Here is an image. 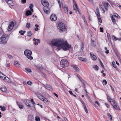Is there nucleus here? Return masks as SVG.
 <instances>
[{"mask_svg": "<svg viewBox=\"0 0 121 121\" xmlns=\"http://www.w3.org/2000/svg\"><path fill=\"white\" fill-rule=\"evenodd\" d=\"M51 43L53 45L63 49L64 51L68 50L71 48V45L67 41L62 39H53Z\"/></svg>", "mask_w": 121, "mask_h": 121, "instance_id": "f257e3e1", "label": "nucleus"}, {"mask_svg": "<svg viewBox=\"0 0 121 121\" xmlns=\"http://www.w3.org/2000/svg\"><path fill=\"white\" fill-rule=\"evenodd\" d=\"M10 35L3 34L2 37L0 38V43L6 44L7 43L8 39Z\"/></svg>", "mask_w": 121, "mask_h": 121, "instance_id": "f03ea898", "label": "nucleus"}, {"mask_svg": "<svg viewBox=\"0 0 121 121\" xmlns=\"http://www.w3.org/2000/svg\"><path fill=\"white\" fill-rule=\"evenodd\" d=\"M57 27L60 32H63L65 30L66 27L65 26L63 23H59Z\"/></svg>", "mask_w": 121, "mask_h": 121, "instance_id": "7ed1b4c3", "label": "nucleus"}, {"mask_svg": "<svg viewBox=\"0 0 121 121\" xmlns=\"http://www.w3.org/2000/svg\"><path fill=\"white\" fill-rule=\"evenodd\" d=\"M60 65L61 67L64 68L69 65V63L66 59H63L61 60L60 62Z\"/></svg>", "mask_w": 121, "mask_h": 121, "instance_id": "20e7f679", "label": "nucleus"}, {"mask_svg": "<svg viewBox=\"0 0 121 121\" xmlns=\"http://www.w3.org/2000/svg\"><path fill=\"white\" fill-rule=\"evenodd\" d=\"M32 54L31 51L28 50H26L24 51V54L27 57V58L30 59L31 60L33 58L31 56Z\"/></svg>", "mask_w": 121, "mask_h": 121, "instance_id": "39448f33", "label": "nucleus"}, {"mask_svg": "<svg viewBox=\"0 0 121 121\" xmlns=\"http://www.w3.org/2000/svg\"><path fill=\"white\" fill-rule=\"evenodd\" d=\"M36 95L41 100L43 101L45 103H47L48 101L47 99L43 96L40 95L38 93H35Z\"/></svg>", "mask_w": 121, "mask_h": 121, "instance_id": "423d86ee", "label": "nucleus"}, {"mask_svg": "<svg viewBox=\"0 0 121 121\" xmlns=\"http://www.w3.org/2000/svg\"><path fill=\"white\" fill-rule=\"evenodd\" d=\"M110 103L114 108L116 109H118L119 106L114 100H112L111 101H110Z\"/></svg>", "mask_w": 121, "mask_h": 121, "instance_id": "0eeeda50", "label": "nucleus"}, {"mask_svg": "<svg viewBox=\"0 0 121 121\" xmlns=\"http://www.w3.org/2000/svg\"><path fill=\"white\" fill-rule=\"evenodd\" d=\"M96 11V14H97V16L99 21L100 23H102V21L100 16L99 10L98 8L97 9Z\"/></svg>", "mask_w": 121, "mask_h": 121, "instance_id": "6e6552de", "label": "nucleus"}, {"mask_svg": "<svg viewBox=\"0 0 121 121\" xmlns=\"http://www.w3.org/2000/svg\"><path fill=\"white\" fill-rule=\"evenodd\" d=\"M73 3L74 5L73 6V9L75 10L76 13H77V12H79L78 8L77 7V5L75 1L73 0Z\"/></svg>", "mask_w": 121, "mask_h": 121, "instance_id": "1a4fd4ad", "label": "nucleus"}, {"mask_svg": "<svg viewBox=\"0 0 121 121\" xmlns=\"http://www.w3.org/2000/svg\"><path fill=\"white\" fill-rule=\"evenodd\" d=\"M14 26V23L13 22H12L9 25L8 30L9 31L11 30Z\"/></svg>", "mask_w": 121, "mask_h": 121, "instance_id": "9d476101", "label": "nucleus"}, {"mask_svg": "<svg viewBox=\"0 0 121 121\" xmlns=\"http://www.w3.org/2000/svg\"><path fill=\"white\" fill-rule=\"evenodd\" d=\"M41 3L45 7H48L49 5L48 3L46 1H43L42 0Z\"/></svg>", "mask_w": 121, "mask_h": 121, "instance_id": "9b49d317", "label": "nucleus"}, {"mask_svg": "<svg viewBox=\"0 0 121 121\" xmlns=\"http://www.w3.org/2000/svg\"><path fill=\"white\" fill-rule=\"evenodd\" d=\"M90 56L91 59L94 60H95L97 59V57L92 52L90 53Z\"/></svg>", "mask_w": 121, "mask_h": 121, "instance_id": "f8f14e48", "label": "nucleus"}, {"mask_svg": "<svg viewBox=\"0 0 121 121\" xmlns=\"http://www.w3.org/2000/svg\"><path fill=\"white\" fill-rule=\"evenodd\" d=\"M51 20L52 21H55L57 19L56 16L54 14H52L50 17Z\"/></svg>", "mask_w": 121, "mask_h": 121, "instance_id": "ddd939ff", "label": "nucleus"}, {"mask_svg": "<svg viewBox=\"0 0 121 121\" xmlns=\"http://www.w3.org/2000/svg\"><path fill=\"white\" fill-rule=\"evenodd\" d=\"M17 103L20 108L22 109L23 108V106L22 103L19 102H17Z\"/></svg>", "mask_w": 121, "mask_h": 121, "instance_id": "4468645a", "label": "nucleus"}, {"mask_svg": "<svg viewBox=\"0 0 121 121\" xmlns=\"http://www.w3.org/2000/svg\"><path fill=\"white\" fill-rule=\"evenodd\" d=\"M64 10L65 13L67 14L68 13V7L65 5L64 6H63Z\"/></svg>", "mask_w": 121, "mask_h": 121, "instance_id": "2eb2a0df", "label": "nucleus"}, {"mask_svg": "<svg viewBox=\"0 0 121 121\" xmlns=\"http://www.w3.org/2000/svg\"><path fill=\"white\" fill-rule=\"evenodd\" d=\"M103 4L106 10H107L108 9V6L109 4V3L108 2H104Z\"/></svg>", "mask_w": 121, "mask_h": 121, "instance_id": "dca6fc26", "label": "nucleus"}, {"mask_svg": "<svg viewBox=\"0 0 121 121\" xmlns=\"http://www.w3.org/2000/svg\"><path fill=\"white\" fill-rule=\"evenodd\" d=\"M84 44L82 42L81 44V50L80 51V53H81L82 52L83 50L84 49Z\"/></svg>", "mask_w": 121, "mask_h": 121, "instance_id": "f3484780", "label": "nucleus"}, {"mask_svg": "<svg viewBox=\"0 0 121 121\" xmlns=\"http://www.w3.org/2000/svg\"><path fill=\"white\" fill-rule=\"evenodd\" d=\"M73 68L76 71H79L80 70L78 68L77 66L76 65L73 66Z\"/></svg>", "mask_w": 121, "mask_h": 121, "instance_id": "a211bd4d", "label": "nucleus"}, {"mask_svg": "<svg viewBox=\"0 0 121 121\" xmlns=\"http://www.w3.org/2000/svg\"><path fill=\"white\" fill-rule=\"evenodd\" d=\"M85 91H86V98L88 99V100L89 101V102H91L92 101V100L90 98L89 96V95H88V94L87 93V91H86V89H85Z\"/></svg>", "mask_w": 121, "mask_h": 121, "instance_id": "6ab92c4d", "label": "nucleus"}, {"mask_svg": "<svg viewBox=\"0 0 121 121\" xmlns=\"http://www.w3.org/2000/svg\"><path fill=\"white\" fill-rule=\"evenodd\" d=\"M46 88L48 90L51 91L52 90V87L49 85H47L46 86Z\"/></svg>", "mask_w": 121, "mask_h": 121, "instance_id": "aec40b11", "label": "nucleus"}, {"mask_svg": "<svg viewBox=\"0 0 121 121\" xmlns=\"http://www.w3.org/2000/svg\"><path fill=\"white\" fill-rule=\"evenodd\" d=\"M0 90L3 92H5L7 91V89L6 87H1L0 88Z\"/></svg>", "mask_w": 121, "mask_h": 121, "instance_id": "412c9836", "label": "nucleus"}, {"mask_svg": "<svg viewBox=\"0 0 121 121\" xmlns=\"http://www.w3.org/2000/svg\"><path fill=\"white\" fill-rule=\"evenodd\" d=\"M14 64L15 66L17 67H20V65L18 62L17 61H15L14 62Z\"/></svg>", "mask_w": 121, "mask_h": 121, "instance_id": "4be33fe9", "label": "nucleus"}, {"mask_svg": "<svg viewBox=\"0 0 121 121\" xmlns=\"http://www.w3.org/2000/svg\"><path fill=\"white\" fill-rule=\"evenodd\" d=\"M31 13V11L30 10L27 11L26 12V16H28L30 15Z\"/></svg>", "mask_w": 121, "mask_h": 121, "instance_id": "5701e85b", "label": "nucleus"}, {"mask_svg": "<svg viewBox=\"0 0 121 121\" xmlns=\"http://www.w3.org/2000/svg\"><path fill=\"white\" fill-rule=\"evenodd\" d=\"M91 43L92 46H95L96 44V43H95V41L94 40H92V39H91Z\"/></svg>", "mask_w": 121, "mask_h": 121, "instance_id": "b1692460", "label": "nucleus"}, {"mask_svg": "<svg viewBox=\"0 0 121 121\" xmlns=\"http://www.w3.org/2000/svg\"><path fill=\"white\" fill-rule=\"evenodd\" d=\"M92 68L96 70H98L99 69L98 66L97 65H94L93 66Z\"/></svg>", "mask_w": 121, "mask_h": 121, "instance_id": "393cba45", "label": "nucleus"}, {"mask_svg": "<svg viewBox=\"0 0 121 121\" xmlns=\"http://www.w3.org/2000/svg\"><path fill=\"white\" fill-rule=\"evenodd\" d=\"M0 108H1V110L3 111H4L6 109L4 106L2 107L1 106H0Z\"/></svg>", "mask_w": 121, "mask_h": 121, "instance_id": "a878e982", "label": "nucleus"}, {"mask_svg": "<svg viewBox=\"0 0 121 121\" xmlns=\"http://www.w3.org/2000/svg\"><path fill=\"white\" fill-rule=\"evenodd\" d=\"M79 59L82 61L85 62L86 61V58H82V57H80L79 58Z\"/></svg>", "mask_w": 121, "mask_h": 121, "instance_id": "bb28decb", "label": "nucleus"}, {"mask_svg": "<svg viewBox=\"0 0 121 121\" xmlns=\"http://www.w3.org/2000/svg\"><path fill=\"white\" fill-rule=\"evenodd\" d=\"M48 7H44L43 8L44 11L46 13H48Z\"/></svg>", "mask_w": 121, "mask_h": 121, "instance_id": "cd10ccee", "label": "nucleus"}, {"mask_svg": "<svg viewBox=\"0 0 121 121\" xmlns=\"http://www.w3.org/2000/svg\"><path fill=\"white\" fill-rule=\"evenodd\" d=\"M111 19H112V22H113V23L114 24H116V20L112 16L111 17Z\"/></svg>", "mask_w": 121, "mask_h": 121, "instance_id": "c85d7f7f", "label": "nucleus"}, {"mask_svg": "<svg viewBox=\"0 0 121 121\" xmlns=\"http://www.w3.org/2000/svg\"><path fill=\"white\" fill-rule=\"evenodd\" d=\"M29 8L30 10H31V11L32 12H33V10L32 9V8L33 7V5L32 4H31L30 5Z\"/></svg>", "mask_w": 121, "mask_h": 121, "instance_id": "c756f323", "label": "nucleus"}, {"mask_svg": "<svg viewBox=\"0 0 121 121\" xmlns=\"http://www.w3.org/2000/svg\"><path fill=\"white\" fill-rule=\"evenodd\" d=\"M12 0H5L6 2H7L8 4H10L11 6L13 5V4L12 3L10 2V1H11Z\"/></svg>", "mask_w": 121, "mask_h": 121, "instance_id": "7c9ffc66", "label": "nucleus"}, {"mask_svg": "<svg viewBox=\"0 0 121 121\" xmlns=\"http://www.w3.org/2000/svg\"><path fill=\"white\" fill-rule=\"evenodd\" d=\"M19 32L21 33V35H22L24 34L26 32V31H23L22 30H21L19 31Z\"/></svg>", "mask_w": 121, "mask_h": 121, "instance_id": "2f4dec72", "label": "nucleus"}, {"mask_svg": "<svg viewBox=\"0 0 121 121\" xmlns=\"http://www.w3.org/2000/svg\"><path fill=\"white\" fill-rule=\"evenodd\" d=\"M25 70L28 73H30L31 72V70L30 69L28 68H25Z\"/></svg>", "mask_w": 121, "mask_h": 121, "instance_id": "473e14b6", "label": "nucleus"}, {"mask_svg": "<svg viewBox=\"0 0 121 121\" xmlns=\"http://www.w3.org/2000/svg\"><path fill=\"white\" fill-rule=\"evenodd\" d=\"M35 120L37 121H40V119L39 117L38 116H36L35 118Z\"/></svg>", "mask_w": 121, "mask_h": 121, "instance_id": "72a5a7b5", "label": "nucleus"}, {"mask_svg": "<svg viewBox=\"0 0 121 121\" xmlns=\"http://www.w3.org/2000/svg\"><path fill=\"white\" fill-rule=\"evenodd\" d=\"M27 34H28V36L30 37L31 36L32 34L31 33V31H28L27 32Z\"/></svg>", "mask_w": 121, "mask_h": 121, "instance_id": "f704fd0d", "label": "nucleus"}, {"mask_svg": "<svg viewBox=\"0 0 121 121\" xmlns=\"http://www.w3.org/2000/svg\"><path fill=\"white\" fill-rule=\"evenodd\" d=\"M107 36L108 37V40L110 41H111V39L110 38V35L108 33H107Z\"/></svg>", "mask_w": 121, "mask_h": 121, "instance_id": "c9c22d12", "label": "nucleus"}, {"mask_svg": "<svg viewBox=\"0 0 121 121\" xmlns=\"http://www.w3.org/2000/svg\"><path fill=\"white\" fill-rule=\"evenodd\" d=\"M107 98L110 102V101H111L112 100H113V99H112L111 97L109 96H107Z\"/></svg>", "mask_w": 121, "mask_h": 121, "instance_id": "e433bc0d", "label": "nucleus"}, {"mask_svg": "<svg viewBox=\"0 0 121 121\" xmlns=\"http://www.w3.org/2000/svg\"><path fill=\"white\" fill-rule=\"evenodd\" d=\"M107 115L110 117V119L111 120H112V116L109 113H108L107 114Z\"/></svg>", "mask_w": 121, "mask_h": 121, "instance_id": "4c0bfd02", "label": "nucleus"}, {"mask_svg": "<svg viewBox=\"0 0 121 121\" xmlns=\"http://www.w3.org/2000/svg\"><path fill=\"white\" fill-rule=\"evenodd\" d=\"M112 65L115 68H117V66H116V64L115 62L113 61L112 62Z\"/></svg>", "mask_w": 121, "mask_h": 121, "instance_id": "58836bf2", "label": "nucleus"}, {"mask_svg": "<svg viewBox=\"0 0 121 121\" xmlns=\"http://www.w3.org/2000/svg\"><path fill=\"white\" fill-rule=\"evenodd\" d=\"M104 49L106 50L105 51V53L106 54H108L109 52V50L107 49V48L106 47H105Z\"/></svg>", "mask_w": 121, "mask_h": 121, "instance_id": "ea45409f", "label": "nucleus"}, {"mask_svg": "<svg viewBox=\"0 0 121 121\" xmlns=\"http://www.w3.org/2000/svg\"><path fill=\"white\" fill-rule=\"evenodd\" d=\"M84 110H85V111L86 112V113H87L88 112V110L87 109V108H86V106L84 107Z\"/></svg>", "mask_w": 121, "mask_h": 121, "instance_id": "a19ab883", "label": "nucleus"}, {"mask_svg": "<svg viewBox=\"0 0 121 121\" xmlns=\"http://www.w3.org/2000/svg\"><path fill=\"white\" fill-rule=\"evenodd\" d=\"M35 26H36L37 27L35 28V29L36 31H37L38 30V28L37 27H39V26L38 25L36 24L35 25Z\"/></svg>", "mask_w": 121, "mask_h": 121, "instance_id": "79ce46f5", "label": "nucleus"}, {"mask_svg": "<svg viewBox=\"0 0 121 121\" xmlns=\"http://www.w3.org/2000/svg\"><path fill=\"white\" fill-rule=\"evenodd\" d=\"M80 75H78V74L77 75V77H78V78L79 79V80L81 81L82 82V78H80Z\"/></svg>", "mask_w": 121, "mask_h": 121, "instance_id": "37998d69", "label": "nucleus"}, {"mask_svg": "<svg viewBox=\"0 0 121 121\" xmlns=\"http://www.w3.org/2000/svg\"><path fill=\"white\" fill-rule=\"evenodd\" d=\"M107 83V82L106 81V80L105 79L103 81V85H106V84Z\"/></svg>", "mask_w": 121, "mask_h": 121, "instance_id": "c03bdc74", "label": "nucleus"}, {"mask_svg": "<svg viewBox=\"0 0 121 121\" xmlns=\"http://www.w3.org/2000/svg\"><path fill=\"white\" fill-rule=\"evenodd\" d=\"M30 23H27L26 24V26L28 28H29L30 27Z\"/></svg>", "mask_w": 121, "mask_h": 121, "instance_id": "a18cd8bd", "label": "nucleus"}, {"mask_svg": "<svg viewBox=\"0 0 121 121\" xmlns=\"http://www.w3.org/2000/svg\"><path fill=\"white\" fill-rule=\"evenodd\" d=\"M112 38H113V39L115 41H116L117 40H118V39L117 38L115 37L114 36H112Z\"/></svg>", "mask_w": 121, "mask_h": 121, "instance_id": "49530a36", "label": "nucleus"}, {"mask_svg": "<svg viewBox=\"0 0 121 121\" xmlns=\"http://www.w3.org/2000/svg\"><path fill=\"white\" fill-rule=\"evenodd\" d=\"M90 3L92 4H94L93 0H88Z\"/></svg>", "mask_w": 121, "mask_h": 121, "instance_id": "de8ad7c7", "label": "nucleus"}, {"mask_svg": "<svg viewBox=\"0 0 121 121\" xmlns=\"http://www.w3.org/2000/svg\"><path fill=\"white\" fill-rule=\"evenodd\" d=\"M26 2V0H22L21 2L23 4L25 3Z\"/></svg>", "mask_w": 121, "mask_h": 121, "instance_id": "09e8293b", "label": "nucleus"}, {"mask_svg": "<svg viewBox=\"0 0 121 121\" xmlns=\"http://www.w3.org/2000/svg\"><path fill=\"white\" fill-rule=\"evenodd\" d=\"M3 74L2 73H1L0 71V77L1 78V79H3V77L2 76L3 75Z\"/></svg>", "mask_w": 121, "mask_h": 121, "instance_id": "8fccbe9b", "label": "nucleus"}, {"mask_svg": "<svg viewBox=\"0 0 121 121\" xmlns=\"http://www.w3.org/2000/svg\"><path fill=\"white\" fill-rule=\"evenodd\" d=\"M30 101L29 100H26V101H24L25 103L26 104L28 103H29Z\"/></svg>", "mask_w": 121, "mask_h": 121, "instance_id": "3c124183", "label": "nucleus"}, {"mask_svg": "<svg viewBox=\"0 0 121 121\" xmlns=\"http://www.w3.org/2000/svg\"><path fill=\"white\" fill-rule=\"evenodd\" d=\"M6 65L7 66L9 67L10 66V63H9L7 62L6 64Z\"/></svg>", "mask_w": 121, "mask_h": 121, "instance_id": "603ef678", "label": "nucleus"}, {"mask_svg": "<svg viewBox=\"0 0 121 121\" xmlns=\"http://www.w3.org/2000/svg\"><path fill=\"white\" fill-rule=\"evenodd\" d=\"M100 31L102 32H103V29L102 27H100Z\"/></svg>", "mask_w": 121, "mask_h": 121, "instance_id": "864d4df0", "label": "nucleus"}, {"mask_svg": "<svg viewBox=\"0 0 121 121\" xmlns=\"http://www.w3.org/2000/svg\"><path fill=\"white\" fill-rule=\"evenodd\" d=\"M27 83L28 85H30L31 84L32 82L30 81H28L27 82Z\"/></svg>", "mask_w": 121, "mask_h": 121, "instance_id": "5fc2aeb1", "label": "nucleus"}, {"mask_svg": "<svg viewBox=\"0 0 121 121\" xmlns=\"http://www.w3.org/2000/svg\"><path fill=\"white\" fill-rule=\"evenodd\" d=\"M99 61H100V65H101V66H102V67H103L104 65H103V63H102V62L100 60H99Z\"/></svg>", "mask_w": 121, "mask_h": 121, "instance_id": "6e6d98bb", "label": "nucleus"}, {"mask_svg": "<svg viewBox=\"0 0 121 121\" xmlns=\"http://www.w3.org/2000/svg\"><path fill=\"white\" fill-rule=\"evenodd\" d=\"M83 19L84 20V22H85V23L87 25V22L86 21V20L85 18H83Z\"/></svg>", "mask_w": 121, "mask_h": 121, "instance_id": "4d7b16f0", "label": "nucleus"}, {"mask_svg": "<svg viewBox=\"0 0 121 121\" xmlns=\"http://www.w3.org/2000/svg\"><path fill=\"white\" fill-rule=\"evenodd\" d=\"M3 33V32L2 30L1 29H0V35L2 34Z\"/></svg>", "mask_w": 121, "mask_h": 121, "instance_id": "13d9d810", "label": "nucleus"}, {"mask_svg": "<svg viewBox=\"0 0 121 121\" xmlns=\"http://www.w3.org/2000/svg\"><path fill=\"white\" fill-rule=\"evenodd\" d=\"M8 58L9 59H12L13 58L12 56L11 55H9L8 56Z\"/></svg>", "mask_w": 121, "mask_h": 121, "instance_id": "bf43d9fd", "label": "nucleus"}, {"mask_svg": "<svg viewBox=\"0 0 121 121\" xmlns=\"http://www.w3.org/2000/svg\"><path fill=\"white\" fill-rule=\"evenodd\" d=\"M110 86L111 88V89L112 90V91H114V88L112 87V86L110 85Z\"/></svg>", "mask_w": 121, "mask_h": 121, "instance_id": "052dcab7", "label": "nucleus"}, {"mask_svg": "<svg viewBox=\"0 0 121 121\" xmlns=\"http://www.w3.org/2000/svg\"><path fill=\"white\" fill-rule=\"evenodd\" d=\"M81 102H82V104L84 106H86L85 105V104H84L83 101H81Z\"/></svg>", "mask_w": 121, "mask_h": 121, "instance_id": "680f3d73", "label": "nucleus"}, {"mask_svg": "<svg viewBox=\"0 0 121 121\" xmlns=\"http://www.w3.org/2000/svg\"><path fill=\"white\" fill-rule=\"evenodd\" d=\"M105 104L108 108L109 107V105L108 104L105 103Z\"/></svg>", "mask_w": 121, "mask_h": 121, "instance_id": "e2e57ef3", "label": "nucleus"}, {"mask_svg": "<svg viewBox=\"0 0 121 121\" xmlns=\"http://www.w3.org/2000/svg\"><path fill=\"white\" fill-rule=\"evenodd\" d=\"M53 95H54L56 96L57 97H58V95L57 94H56L55 93H53Z\"/></svg>", "mask_w": 121, "mask_h": 121, "instance_id": "0e129e2a", "label": "nucleus"}, {"mask_svg": "<svg viewBox=\"0 0 121 121\" xmlns=\"http://www.w3.org/2000/svg\"><path fill=\"white\" fill-rule=\"evenodd\" d=\"M69 93L71 95H72L73 94V92L72 91H69Z\"/></svg>", "mask_w": 121, "mask_h": 121, "instance_id": "69168bd1", "label": "nucleus"}, {"mask_svg": "<svg viewBox=\"0 0 121 121\" xmlns=\"http://www.w3.org/2000/svg\"><path fill=\"white\" fill-rule=\"evenodd\" d=\"M95 103L97 104L99 106V104L98 102L97 101H96L95 102Z\"/></svg>", "mask_w": 121, "mask_h": 121, "instance_id": "338daca9", "label": "nucleus"}, {"mask_svg": "<svg viewBox=\"0 0 121 121\" xmlns=\"http://www.w3.org/2000/svg\"><path fill=\"white\" fill-rule=\"evenodd\" d=\"M38 43L37 42H35V45H38Z\"/></svg>", "mask_w": 121, "mask_h": 121, "instance_id": "774afa93", "label": "nucleus"}]
</instances>
